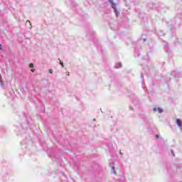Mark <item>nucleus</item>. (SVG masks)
<instances>
[{
  "mask_svg": "<svg viewBox=\"0 0 182 182\" xmlns=\"http://www.w3.org/2000/svg\"><path fill=\"white\" fill-rule=\"evenodd\" d=\"M176 124H178V127H181V120H180V119H176Z\"/></svg>",
  "mask_w": 182,
  "mask_h": 182,
  "instance_id": "1",
  "label": "nucleus"
},
{
  "mask_svg": "<svg viewBox=\"0 0 182 182\" xmlns=\"http://www.w3.org/2000/svg\"><path fill=\"white\" fill-rule=\"evenodd\" d=\"M110 4H112V8H114V9H116V4H114V2H113V0H109Z\"/></svg>",
  "mask_w": 182,
  "mask_h": 182,
  "instance_id": "2",
  "label": "nucleus"
},
{
  "mask_svg": "<svg viewBox=\"0 0 182 182\" xmlns=\"http://www.w3.org/2000/svg\"><path fill=\"white\" fill-rule=\"evenodd\" d=\"M157 110H158L159 113H162V112H163V109H161V108H157Z\"/></svg>",
  "mask_w": 182,
  "mask_h": 182,
  "instance_id": "3",
  "label": "nucleus"
},
{
  "mask_svg": "<svg viewBox=\"0 0 182 182\" xmlns=\"http://www.w3.org/2000/svg\"><path fill=\"white\" fill-rule=\"evenodd\" d=\"M60 65H61L63 68H64V66H65V65H63V63L62 61L60 62Z\"/></svg>",
  "mask_w": 182,
  "mask_h": 182,
  "instance_id": "4",
  "label": "nucleus"
},
{
  "mask_svg": "<svg viewBox=\"0 0 182 182\" xmlns=\"http://www.w3.org/2000/svg\"><path fill=\"white\" fill-rule=\"evenodd\" d=\"M49 73H53V70H52V69L49 70Z\"/></svg>",
  "mask_w": 182,
  "mask_h": 182,
  "instance_id": "5",
  "label": "nucleus"
},
{
  "mask_svg": "<svg viewBox=\"0 0 182 182\" xmlns=\"http://www.w3.org/2000/svg\"><path fill=\"white\" fill-rule=\"evenodd\" d=\"M29 66L30 68H33V63H31Z\"/></svg>",
  "mask_w": 182,
  "mask_h": 182,
  "instance_id": "6",
  "label": "nucleus"
},
{
  "mask_svg": "<svg viewBox=\"0 0 182 182\" xmlns=\"http://www.w3.org/2000/svg\"><path fill=\"white\" fill-rule=\"evenodd\" d=\"M156 139H160V135L156 134Z\"/></svg>",
  "mask_w": 182,
  "mask_h": 182,
  "instance_id": "7",
  "label": "nucleus"
},
{
  "mask_svg": "<svg viewBox=\"0 0 182 182\" xmlns=\"http://www.w3.org/2000/svg\"><path fill=\"white\" fill-rule=\"evenodd\" d=\"M154 112H157V108H154Z\"/></svg>",
  "mask_w": 182,
  "mask_h": 182,
  "instance_id": "8",
  "label": "nucleus"
},
{
  "mask_svg": "<svg viewBox=\"0 0 182 182\" xmlns=\"http://www.w3.org/2000/svg\"><path fill=\"white\" fill-rule=\"evenodd\" d=\"M111 168L114 171V167L112 166Z\"/></svg>",
  "mask_w": 182,
  "mask_h": 182,
  "instance_id": "9",
  "label": "nucleus"
},
{
  "mask_svg": "<svg viewBox=\"0 0 182 182\" xmlns=\"http://www.w3.org/2000/svg\"><path fill=\"white\" fill-rule=\"evenodd\" d=\"M26 23H31V21H27Z\"/></svg>",
  "mask_w": 182,
  "mask_h": 182,
  "instance_id": "10",
  "label": "nucleus"
},
{
  "mask_svg": "<svg viewBox=\"0 0 182 182\" xmlns=\"http://www.w3.org/2000/svg\"><path fill=\"white\" fill-rule=\"evenodd\" d=\"M34 71H35V70H33V69L31 70V72H34Z\"/></svg>",
  "mask_w": 182,
  "mask_h": 182,
  "instance_id": "11",
  "label": "nucleus"
},
{
  "mask_svg": "<svg viewBox=\"0 0 182 182\" xmlns=\"http://www.w3.org/2000/svg\"><path fill=\"white\" fill-rule=\"evenodd\" d=\"M2 49V48H0V50Z\"/></svg>",
  "mask_w": 182,
  "mask_h": 182,
  "instance_id": "12",
  "label": "nucleus"
}]
</instances>
